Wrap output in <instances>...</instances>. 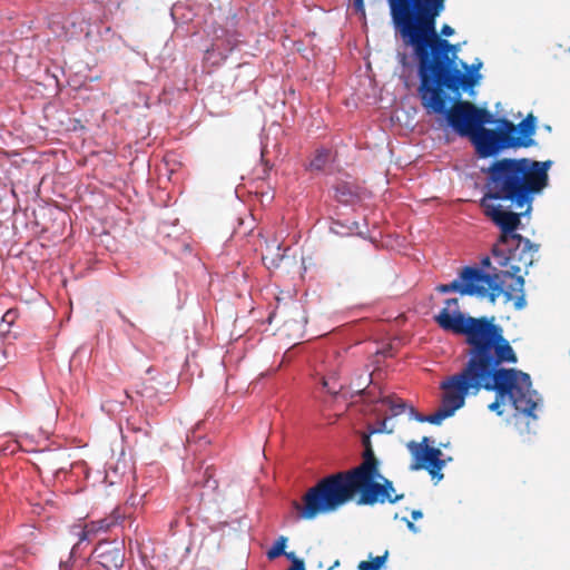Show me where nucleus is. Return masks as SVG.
<instances>
[{
    "instance_id": "nucleus-1",
    "label": "nucleus",
    "mask_w": 570,
    "mask_h": 570,
    "mask_svg": "<svg viewBox=\"0 0 570 570\" xmlns=\"http://www.w3.org/2000/svg\"><path fill=\"white\" fill-rule=\"evenodd\" d=\"M439 16L392 20L395 33L412 48L417 61L422 106L430 114H441L450 102L444 88L458 92L475 86L479 76L462 72L456 66L459 45L441 38L436 30Z\"/></svg>"
},
{
    "instance_id": "nucleus-2",
    "label": "nucleus",
    "mask_w": 570,
    "mask_h": 570,
    "mask_svg": "<svg viewBox=\"0 0 570 570\" xmlns=\"http://www.w3.org/2000/svg\"><path fill=\"white\" fill-rule=\"evenodd\" d=\"M551 166V160L530 158H502L491 164L480 205L500 229L497 242L520 240L517 230L521 217L530 213L534 196L548 186Z\"/></svg>"
},
{
    "instance_id": "nucleus-3",
    "label": "nucleus",
    "mask_w": 570,
    "mask_h": 570,
    "mask_svg": "<svg viewBox=\"0 0 570 570\" xmlns=\"http://www.w3.org/2000/svg\"><path fill=\"white\" fill-rule=\"evenodd\" d=\"M440 115H444L448 125L461 137H468L481 158L497 156L509 148L530 147L534 145L535 117L530 114L519 125L501 118L499 127L489 129L484 126L493 124V115L466 100H456Z\"/></svg>"
},
{
    "instance_id": "nucleus-4",
    "label": "nucleus",
    "mask_w": 570,
    "mask_h": 570,
    "mask_svg": "<svg viewBox=\"0 0 570 570\" xmlns=\"http://www.w3.org/2000/svg\"><path fill=\"white\" fill-rule=\"evenodd\" d=\"M517 362L518 355L510 342L490 350L483 357L476 355L468 358L460 372H468L471 368L472 373H479L480 377V386L468 391V396L476 395L482 390L494 392L495 400L488 406L490 411L502 415L501 404L508 400L521 414L535 417L533 412L537 403L533 400L534 392L531 390L530 375L520 370L503 366Z\"/></svg>"
},
{
    "instance_id": "nucleus-5",
    "label": "nucleus",
    "mask_w": 570,
    "mask_h": 570,
    "mask_svg": "<svg viewBox=\"0 0 570 570\" xmlns=\"http://www.w3.org/2000/svg\"><path fill=\"white\" fill-rule=\"evenodd\" d=\"M435 323L445 332L463 335L468 344V358L485 356L490 350L509 342L495 317H473L460 311L458 298H448L444 307L434 316Z\"/></svg>"
},
{
    "instance_id": "nucleus-6",
    "label": "nucleus",
    "mask_w": 570,
    "mask_h": 570,
    "mask_svg": "<svg viewBox=\"0 0 570 570\" xmlns=\"http://www.w3.org/2000/svg\"><path fill=\"white\" fill-rule=\"evenodd\" d=\"M355 498L354 469L330 474L309 488L303 497V504L293 501L299 518L311 520L318 514L330 513Z\"/></svg>"
},
{
    "instance_id": "nucleus-7",
    "label": "nucleus",
    "mask_w": 570,
    "mask_h": 570,
    "mask_svg": "<svg viewBox=\"0 0 570 570\" xmlns=\"http://www.w3.org/2000/svg\"><path fill=\"white\" fill-rule=\"evenodd\" d=\"M539 246L533 244L529 238L520 235V240L497 242L492 248V255L498 259L501 267H507L500 275L502 277L512 278V283L503 289L502 294L505 301H514V307L522 309L527 305L524 295V278L519 275L522 271L528 269L533 264L534 253Z\"/></svg>"
},
{
    "instance_id": "nucleus-8",
    "label": "nucleus",
    "mask_w": 570,
    "mask_h": 570,
    "mask_svg": "<svg viewBox=\"0 0 570 570\" xmlns=\"http://www.w3.org/2000/svg\"><path fill=\"white\" fill-rule=\"evenodd\" d=\"M479 373L470 368L468 372H458L448 376L440 383L442 390L441 406L430 415H423L415 412L414 407H409V415L417 422H429L439 425L443 420L452 416L459 409L465 404L468 391L476 390L480 386Z\"/></svg>"
},
{
    "instance_id": "nucleus-9",
    "label": "nucleus",
    "mask_w": 570,
    "mask_h": 570,
    "mask_svg": "<svg viewBox=\"0 0 570 570\" xmlns=\"http://www.w3.org/2000/svg\"><path fill=\"white\" fill-rule=\"evenodd\" d=\"M435 289L442 294L455 292L461 296L487 297L494 303L503 292V282L498 273L487 274L478 267L466 266L460 272L459 278L449 284H440Z\"/></svg>"
},
{
    "instance_id": "nucleus-10",
    "label": "nucleus",
    "mask_w": 570,
    "mask_h": 570,
    "mask_svg": "<svg viewBox=\"0 0 570 570\" xmlns=\"http://www.w3.org/2000/svg\"><path fill=\"white\" fill-rule=\"evenodd\" d=\"M355 495L360 505H374L396 503L404 498V494H396L393 482L380 474V468L357 465L354 468Z\"/></svg>"
},
{
    "instance_id": "nucleus-11",
    "label": "nucleus",
    "mask_w": 570,
    "mask_h": 570,
    "mask_svg": "<svg viewBox=\"0 0 570 570\" xmlns=\"http://www.w3.org/2000/svg\"><path fill=\"white\" fill-rule=\"evenodd\" d=\"M429 438L424 436L421 442L410 441L407 449L412 455L410 469L412 471L426 470L433 480H442V469L445 461L442 460V451L429 445Z\"/></svg>"
},
{
    "instance_id": "nucleus-12",
    "label": "nucleus",
    "mask_w": 570,
    "mask_h": 570,
    "mask_svg": "<svg viewBox=\"0 0 570 570\" xmlns=\"http://www.w3.org/2000/svg\"><path fill=\"white\" fill-rule=\"evenodd\" d=\"M391 20L440 16L443 0H387Z\"/></svg>"
},
{
    "instance_id": "nucleus-13",
    "label": "nucleus",
    "mask_w": 570,
    "mask_h": 570,
    "mask_svg": "<svg viewBox=\"0 0 570 570\" xmlns=\"http://www.w3.org/2000/svg\"><path fill=\"white\" fill-rule=\"evenodd\" d=\"M120 519L121 517L117 511H114L110 515L97 521L88 522L83 527H72V533L78 538L77 544H80L83 541H91L99 533L107 532L111 527L116 525Z\"/></svg>"
},
{
    "instance_id": "nucleus-14",
    "label": "nucleus",
    "mask_w": 570,
    "mask_h": 570,
    "mask_svg": "<svg viewBox=\"0 0 570 570\" xmlns=\"http://www.w3.org/2000/svg\"><path fill=\"white\" fill-rule=\"evenodd\" d=\"M95 557L106 569L121 568L125 561L124 549L120 543L101 541L95 548Z\"/></svg>"
},
{
    "instance_id": "nucleus-15",
    "label": "nucleus",
    "mask_w": 570,
    "mask_h": 570,
    "mask_svg": "<svg viewBox=\"0 0 570 570\" xmlns=\"http://www.w3.org/2000/svg\"><path fill=\"white\" fill-rule=\"evenodd\" d=\"M362 444L364 446V451H363V455H362V462L360 465H366V463H367L373 468H380V462L374 454V450H373V446L371 443V438L368 434L363 435Z\"/></svg>"
},
{
    "instance_id": "nucleus-16",
    "label": "nucleus",
    "mask_w": 570,
    "mask_h": 570,
    "mask_svg": "<svg viewBox=\"0 0 570 570\" xmlns=\"http://www.w3.org/2000/svg\"><path fill=\"white\" fill-rule=\"evenodd\" d=\"M331 160V150L330 149H318L316 150L314 157L312 158L308 168L311 170L321 171L323 170Z\"/></svg>"
},
{
    "instance_id": "nucleus-17",
    "label": "nucleus",
    "mask_w": 570,
    "mask_h": 570,
    "mask_svg": "<svg viewBox=\"0 0 570 570\" xmlns=\"http://www.w3.org/2000/svg\"><path fill=\"white\" fill-rule=\"evenodd\" d=\"M387 558V550L382 556L372 557V554H370L368 560H363L357 564V570H381Z\"/></svg>"
},
{
    "instance_id": "nucleus-18",
    "label": "nucleus",
    "mask_w": 570,
    "mask_h": 570,
    "mask_svg": "<svg viewBox=\"0 0 570 570\" xmlns=\"http://www.w3.org/2000/svg\"><path fill=\"white\" fill-rule=\"evenodd\" d=\"M287 543V538L282 535L279 537L273 544L271 549L266 552V556L269 560H274L279 556L285 553V548Z\"/></svg>"
},
{
    "instance_id": "nucleus-19",
    "label": "nucleus",
    "mask_w": 570,
    "mask_h": 570,
    "mask_svg": "<svg viewBox=\"0 0 570 570\" xmlns=\"http://www.w3.org/2000/svg\"><path fill=\"white\" fill-rule=\"evenodd\" d=\"M383 402L389 406L393 416L402 414L406 409V404L400 399L385 397Z\"/></svg>"
},
{
    "instance_id": "nucleus-20",
    "label": "nucleus",
    "mask_w": 570,
    "mask_h": 570,
    "mask_svg": "<svg viewBox=\"0 0 570 570\" xmlns=\"http://www.w3.org/2000/svg\"><path fill=\"white\" fill-rule=\"evenodd\" d=\"M284 556L292 562V567L287 570H306L304 560L296 557L294 552L285 551ZM327 570H332V568H328Z\"/></svg>"
},
{
    "instance_id": "nucleus-21",
    "label": "nucleus",
    "mask_w": 570,
    "mask_h": 570,
    "mask_svg": "<svg viewBox=\"0 0 570 570\" xmlns=\"http://www.w3.org/2000/svg\"><path fill=\"white\" fill-rule=\"evenodd\" d=\"M322 384L326 392L330 394H337L342 389V385L337 384L336 382L331 384L326 379H323Z\"/></svg>"
},
{
    "instance_id": "nucleus-22",
    "label": "nucleus",
    "mask_w": 570,
    "mask_h": 570,
    "mask_svg": "<svg viewBox=\"0 0 570 570\" xmlns=\"http://www.w3.org/2000/svg\"><path fill=\"white\" fill-rule=\"evenodd\" d=\"M441 38L451 37L454 33V29L449 24H443L441 31L438 32Z\"/></svg>"
},
{
    "instance_id": "nucleus-23",
    "label": "nucleus",
    "mask_w": 570,
    "mask_h": 570,
    "mask_svg": "<svg viewBox=\"0 0 570 570\" xmlns=\"http://www.w3.org/2000/svg\"><path fill=\"white\" fill-rule=\"evenodd\" d=\"M17 313L16 311L9 309L4 313L2 321L7 322L8 324H12L16 320Z\"/></svg>"
},
{
    "instance_id": "nucleus-24",
    "label": "nucleus",
    "mask_w": 570,
    "mask_h": 570,
    "mask_svg": "<svg viewBox=\"0 0 570 570\" xmlns=\"http://www.w3.org/2000/svg\"><path fill=\"white\" fill-rule=\"evenodd\" d=\"M387 419H384L381 423V429L376 430L375 432H387V433H392L393 432V429H389L387 428Z\"/></svg>"
},
{
    "instance_id": "nucleus-25",
    "label": "nucleus",
    "mask_w": 570,
    "mask_h": 570,
    "mask_svg": "<svg viewBox=\"0 0 570 570\" xmlns=\"http://www.w3.org/2000/svg\"><path fill=\"white\" fill-rule=\"evenodd\" d=\"M142 396H147V397H151L154 396V391L153 389H148V387H145L142 391L139 392Z\"/></svg>"
},
{
    "instance_id": "nucleus-26",
    "label": "nucleus",
    "mask_w": 570,
    "mask_h": 570,
    "mask_svg": "<svg viewBox=\"0 0 570 570\" xmlns=\"http://www.w3.org/2000/svg\"><path fill=\"white\" fill-rule=\"evenodd\" d=\"M354 7L357 10H363V8H364L363 0H354Z\"/></svg>"
},
{
    "instance_id": "nucleus-27",
    "label": "nucleus",
    "mask_w": 570,
    "mask_h": 570,
    "mask_svg": "<svg viewBox=\"0 0 570 570\" xmlns=\"http://www.w3.org/2000/svg\"><path fill=\"white\" fill-rule=\"evenodd\" d=\"M422 515H423V513H422L420 510H414V511H412V518H413L414 520H419V519H421V518H422Z\"/></svg>"
},
{
    "instance_id": "nucleus-28",
    "label": "nucleus",
    "mask_w": 570,
    "mask_h": 570,
    "mask_svg": "<svg viewBox=\"0 0 570 570\" xmlns=\"http://www.w3.org/2000/svg\"><path fill=\"white\" fill-rule=\"evenodd\" d=\"M205 475L207 476L206 483L208 484L210 482V480H213V473L209 468L206 469Z\"/></svg>"
},
{
    "instance_id": "nucleus-29",
    "label": "nucleus",
    "mask_w": 570,
    "mask_h": 570,
    "mask_svg": "<svg viewBox=\"0 0 570 570\" xmlns=\"http://www.w3.org/2000/svg\"><path fill=\"white\" fill-rule=\"evenodd\" d=\"M406 524H407V528H409L412 532H414V533H415V532H417V531H419V529L415 527V524H414L413 522L407 521V523H406Z\"/></svg>"
},
{
    "instance_id": "nucleus-30",
    "label": "nucleus",
    "mask_w": 570,
    "mask_h": 570,
    "mask_svg": "<svg viewBox=\"0 0 570 570\" xmlns=\"http://www.w3.org/2000/svg\"><path fill=\"white\" fill-rule=\"evenodd\" d=\"M272 166H269L268 161H265L264 165V175H268V171L271 170Z\"/></svg>"
},
{
    "instance_id": "nucleus-31",
    "label": "nucleus",
    "mask_w": 570,
    "mask_h": 570,
    "mask_svg": "<svg viewBox=\"0 0 570 570\" xmlns=\"http://www.w3.org/2000/svg\"><path fill=\"white\" fill-rule=\"evenodd\" d=\"M483 265H490V258L487 257L482 261Z\"/></svg>"
},
{
    "instance_id": "nucleus-32",
    "label": "nucleus",
    "mask_w": 570,
    "mask_h": 570,
    "mask_svg": "<svg viewBox=\"0 0 570 570\" xmlns=\"http://www.w3.org/2000/svg\"><path fill=\"white\" fill-rule=\"evenodd\" d=\"M338 564H340V561H338V560H336V561L334 562V564L331 567V568H332V570H333L334 568H336Z\"/></svg>"
},
{
    "instance_id": "nucleus-33",
    "label": "nucleus",
    "mask_w": 570,
    "mask_h": 570,
    "mask_svg": "<svg viewBox=\"0 0 570 570\" xmlns=\"http://www.w3.org/2000/svg\"><path fill=\"white\" fill-rule=\"evenodd\" d=\"M217 487V481H213V488H216Z\"/></svg>"
}]
</instances>
